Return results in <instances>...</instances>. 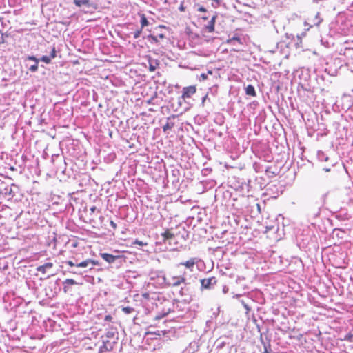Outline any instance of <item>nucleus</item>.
Wrapping results in <instances>:
<instances>
[{
  "label": "nucleus",
  "mask_w": 353,
  "mask_h": 353,
  "mask_svg": "<svg viewBox=\"0 0 353 353\" xmlns=\"http://www.w3.org/2000/svg\"><path fill=\"white\" fill-rule=\"evenodd\" d=\"M192 105V101L183 98L182 95L179 97L177 99H172L171 101V108L173 111L179 112L180 114L189 110Z\"/></svg>",
  "instance_id": "f03ea898"
},
{
  "label": "nucleus",
  "mask_w": 353,
  "mask_h": 353,
  "mask_svg": "<svg viewBox=\"0 0 353 353\" xmlns=\"http://www.w3.org/2000/svg\"><path fill=\"white\" fill-rule=\"evenodd\" d=\"M18 189L17 186L14 184H8L7 183L0 179V197L5 199L8 201L11 200Z\"/></svg>",
  "instance_id": "7ed1b4c3"
},
{
  "label": "nucleus",
  "mask_w": 353,
  "mask_h": 353,
  "mask_svg": "<svg viewBox=\"0 0 353 353\" xmlns=\"http://www.w3.org/2000/svg\"><path fill=\"white\" fill-rule=\"evenodd\" d=\"M4 42V34H2L1 38L0 39V43H3Z\"/></svg>",
  "instance_id": "4d7b16f0"
},
{
  "label": "nucleus",
  "mask_w": 353,
  "mask_h": 353,
  "mask_svg": "<svg viewBox=\"0 0 353 353\" xmlns=\"http://www.w3.org/2000/svg\"><path fill=\"white\" fill-rule=\"evenodd\" d=\"M71 272H74V273H76V272H77V271L73 270H71Z\"/></svg>",
  "instance_id": "69168bd1"
},
{
  "label": "nucleus",
  "mask_w": 353,
  "mask_h": 353,
  "mask_svg": "<svg viewBox=\"0 0 353 353\" xmlns=\"http://www.w3.org/2000/svg\"><path fill=\"white\" fill-rule=\"evenodd\" d=\"M259 183H260V184H261V185H260V187H261V189H263V188H262V183H261L260 181H259Z\"/></svg>",
  "instance_id": "0e129e2a"
},
{
  "label": "nucleus",
  "mask_w": 353,
  "mask_h": 353,
  "mask_svg": "<svg viewBox=\"0 0 353 353\" xmlns=\"http://www.w3.org/2000/svg\"><path fill=\"white\" fill-rule=\"evenodd\" d=\"M201 19L203 20H207V19H208V16L204 15V16L201 17Z\"/></svg>",
  "instance_id": "13d9d810"
},
{
  "label": "nucleus",
  "mask_w": 353,
  "mask_h": 353,
  "mask_svg": "<svg viewBox=\"0 0 353 353\" xmlns=\"http://www.w3.org/2000/svg\"><path fill=\"white\" fill-rule=\"evenodd\" d=\"M263 314H265V312L258 310L257 312L253 314V322L260 332L261 343L265 346V341L263 338L264 332H261V330H263L265 326V320L263 319Z\"/></svg>",
  "instance_id": "20e7f679"
},
{
  "label": "nucleus",
  "mask_w": 353,
  "mask_h": 353,
  "mask_svg": "<svg viewBox=\"0 0 353 353\" xmlns=\"http://www.w3.org/2000/svg\"><path fill=\"white\" fill-rule=\"evenodd\" d=\"M143 37L145 38V37ZM145 38H147V39L152 43L157 44L159 43V38L156 37V35L154 33H150V34L147 35Z\"/></svg>",
  "instance_id": "a878e982"
},
{
  "label": "nucleus",
  "mask_w": 353,
  "mask_h": 353,
  "mask_svg": "<svg viewBox=\"0 0 353 353\" xmlns=\"http://www.w3.org/2000/svg\"><path fill=\"white\" fill-rule=\"evenodd\" d=\"M197 11L201 12H207V10L205 8H204L203 6H199V5H198Z\"/></svg>",
  "instance_id": "49530a36"
},
{
  "label": "nucleus",
  "mask_w": 353,
  "mask_h": 353,
  "mask_svg": "<svg viewBox=\"0 0 353 353\" xmlns=\"http://www.w3.org/2000/svg\"><path fill=\"white\" fill-rule=\"evenodd\" d=\"M252 150H254V152H257V154L259 156L260 158L265 156L263 154L262 144H255L254 145L252 146Z\"/></svg>",
  "instance_id": "5701e85b"
},
{
  "label": "nucleus",
  "mask_w": 353,
  "mask_h": 353,
  "mask_svg": "<svg viewBox=\"0 0 353 353\" xmlns=\"http://www.w3.org/2000/svg\"><path fill=\"white\" fill-rule=\"evenodd\" d=\"M201 285L202 289H208L210 290L213 288L214 285L217 283V280L216 277L212 276L210 278H205L201 279Z\"/></svg>",
  "instance_id": "9b49d317"
},
{
  "label": "nucleus",
  "mask_w": 353,
  "mask_h": 353,
  "mask_svg": "<svg viewBox=\"0 0 353 353\" xmlns=\"http://www.w3.org/2000/svg\"><path fill=\"white\" fill-rule=\"evenodd\" d=\"M65 172H66V170H65H65H62V173H63V174H65Z\"/></svg>",
  "instance_id": "680f3d73"
},
{
  "label": "nucleus",
  "mask_w": 353,
  "mask_h": 353,
  "mask_svg": "<svg viewBox=\"0 0 353 353\" xmlns=\"http://www.w3.org/2000/svg\"><path fill=\"white\" fill-rule=\"evenodd\" d=\"M112 319V316L110 314L105 315L104 318L105 321H111Z\"/></svg>",
  "instance_id": "09e8293b"
},
{
  "label": "nucleus",
  "mask_w": 353,
  "mask_h": 353,
  "mask_svg": "<svg viewBox=\"0 0 353 353\" xmlns=\"http://www.w3.org/2000/svg\"><path fill=\"white\" fill-rule=\"evenodd\" d=\"M174 234L170 233L168 230H166L164 232L161 233V241L159 243H165L167 241L172 240V239H174Z\"/></svg>",
  "instance_id": "4be33fe9"
},
{
  "label": "nucleus",
  "mask_w": 353,
  "mask_h": 353,
  "mask_svg": "<svg viewBox=\"0 0 353 353\" xmlns=\"http://www.w3.org/2000/svg\"><path fill=\"white\" fill-rule=\"evenodd\" d=\"M197 262V258L194 257L191 258L189 260L180 263V265H184L186 268L190 269L191 271H192V268L195 265V263Z\"/></svg>",
  "instance_id": "f3484780"
},
{
  "label": "nucleus",
  "mask_w": 353,
  "mask_h": 353,
  "mask_svg": "<svg viewBox=\"0 0 353 353\" xmlns=\"http://www.w3.org/2000/svg\"><path fill=\"white\" fill-rule=\"evenodd\" d=\"M51 59L49 57V56L43 55L40 59L39 61H41L47 64H49L51 63Z\"/></svg>",
  "instance_id": "e433bc0d"
},
{
  "label": "nucleus",
  "mask_w": 353,
  "mask_h": 353,
  "mask_svg": "<svg viewBox=\"0 0 353 353\" xmlns=\"http://www.w3.org/2000/svg\"><path fill=\"white\" fill-rule=\"evenodd\" d=\"M38 64H39V62H34V63L33 65H31L28 68V70L31 72H36L38 70Z\"/></svg>",
  "instance_id": "f704fd0d"
},
{
  "label": "nucleus",
  "mask_w": 353,
  "mask_h": 353,
  "mask_svg": "<svg viewBox=\"0 0 353 353\" xmlns=\"http://www.w3.org/2000/svg\"><path fill=\"white\" fill-rule=\"evenodd\" d=\"M262 122H263V117L262 116L256 117V123H259L260 128H261V124Z\"/></svg>",
  "instance_id": "a18cd8bd"
},
{
  "label": "nucleus",
  "mask_w": 353,
  "mask_h": 353,
  "mask_svg": "<svg viewBox=\"0 0 353 353\" xmlns=\"http://www.w3.org/2000/svg\"><path fill=\"white\" fill-rule=\"evenodd\" d=\"M324 170L325 172H330V168H325Z\"/></svg>",
  "instance_id": "052dcab7"
},
{
  "label": "nucleus",
  "mask_w": 353,
  "mask_h": 353,
  "mask_svg": "<svg viewBox=\"0 0 353 353\" xmlns=\"http://www.w3.org/2000/svg\"><path fill=\"white\" fill-rule=\"evenodd\" d=\"M265 196V192L262 193L261 196Z\"/></svg>",
  "instance_id": "774afa93"
},
{
  "label": "nucleus",
  "mask_w": 353,
  "mask_h": 353,
  "mask_svg": "<svg viewBox=\"0 0 353 353\" xmlns=\"http://www.w3.org/2000/svg\"><path fill=\"white\" fill-rule=\"evenodd\" d=\"M257 207H258L259 210H261V206L259 204L257 205Z\"/></svg>",
  "instance_id": "e2e57ef3"
},
{
  "label": "nucleus",
  "mask_w": 353,
  "mask_h": 353,
  "mask_svg": "<svg viewBox=\"0 0 353 353\" xmlns=\"http://www.w3.org/2000/svg\"><path fill=\"white\" fill-rule=\"evenodd\" d=\"M353 337V334H351V333H349L347 334H346L344 337V340L345 341H352V339Z\"/></svg>",
  "instance_id": "c03bdc74"
},
{
  "label": "nucleus",
  "mask_w": 353,
  "mask_h": 353,
  "mask_svg": "<svg viewBox=\"0 0 353 353\" xmlns=\"http://www.w3.org/2000/svg\"><path fill=\"white\" fill-rule=\"evenodd\" d=\"M258 179H260V180H261V181L263 179V176H256V180H258Z\"/></svg>",
  "instance_id": "bf43d9fd"
},
{
  "label": "nucleus",
  "mask_w": 353,
  "mask_h": 353,
  "mask_svg": "<svg viewBox=\"0 0 353 353\" xmlns=\"http://www.w3.org/2000/svg\"><path fill=\"white\" fill-rule=\"evenodd\" d=\"M25 61H32L34 62H39V59L37 58L36 57L33 55H28Z\"/></svg>",
  "instance_id": "58836bf2"
},
{
  "label": "nucleus",
  "mask_w": 353,
  "mask_h": 353,
  "mask_svg": "<svg viewBox=\"0 0 353 353\" xmlns=\"http://www.w3.org/2000/svg\"><path fill=\"white\" fill-rule=\"evenodd\" d=\"M179 10L181 12H184L185 10V7L184 6V3L183 2H181V3L180 4V6L179 7Z\"/></svg>",
  "instance_id": "de8ad7c7"
},
{
  "label": "nucleus",
  "mask_w": 353,
  "mask_h": 353,
  "mask_svg": "<svg viewBox=\"0 0 353 353\" xmlns=\"http://www.w3.org/2000/svg\"><path fill=\"white\" fill-rule=\"evenodd\" d=\"M189 283L186 282V278L183 275L172 276L166 279L165 285L168 287H179L182 285H188Z\"/></svg>",
  "instance_id": "39448f33"
},
{
  "label": "nucleus",
  "mask_w": 353,
  "mask_h": 353,
  "mask_svg": "<svg viewBox=\"0 0 353 353\" xmlns=\"http://www.w3.org/2000/svg\"><path fill=\"white\" fill-rule=\"evenodd\" d=\"M176 115H172L171 117L167 118L166 123L162 127L164 132H166L167 131L170 130L174 128L175 125L174 120L176 119Z\"/></svg>",
  "instance_id": "2eb2a0df"
},
{
  "label": "nucleus",
  "mask_w": 353,
  "mask_h": 353,
  "mask_svg": "<svg viewBox=\"0 0 353 353\" xmlns=\"http://www.w3.org/2000/svg\"><path fill=\"white\" fill-rule=\"evenodd\" d=\"M279 173V168L272 162H270V165H266V175L273 176Z\"/></svg>",
  "instance_id": "dca6fc26"
},
{
  "label": "nucleus",
  "mask_w": 353,
  "mask_h": 353,
  "mask_svg": "<svg viewBox=\"0 0 353 353\" xmlns=\"http://www.w3.org/2000/svg\"><path fill=\"white\" fill-rule=\"evenodd\" d=\"M168 28H166L165 26L160 25L154 28V29L152 31V33H154L156 35V37L162 39L166 37L165 30H168Z\"/></svg>",
  "instance_id": "ddd939ff"
},
{
  "label": "nucleus",
  "mask_w": 353,
  "mask_h": 353,
  "mask_svg": "<svg viewBox=\"0 0 353 353\" xmlns=\"http://www.w3.org/2000/svg\"><path fill=\"white\" fill-rule=\"evenodd\" d=\"M111 350L109 348H105V345L103 343L99 349L98 353H110Z\"/></svg>",
  "instance_id": "72a5a7b5"
},
{
  "label": "nucleus",
  "mask_w": 353,
  "mask_h": 353,
  "mask_svg": "<svg viewBox=\"0 0 353 353\" xmlns=\"http://www.w3.org/2000/svg\"><path fill=\"white\" fill-rule=\"evenodd\" d=\"M141 28L143 29L144 27L148 26L149 25V21L145 14H141Z\"/></svg>",
  "instance_id": "cd10ccee"
},
{
  "label": "nucleus",
  "mask_w": 353,
  "mask_h": 353,
  "mask_svg": "<svg viewBox=\"0 0 353 353\" xmlns=\"http://www.w3.org/2000/svg\"><path fill=\"white\" fill-rule=\"evenodd\" d=\"M115 158L114 154H110L108 155V159L110 161H113Z\"/></svg>",
  "instance_id": "5fc2aeb1"
},
{
  "label": "nucleus",
  "mask_w": 353,
  "mask_h": 353,
  "mask_svg": "<svg viewBox=\"0 0 353 353\" xmlns=\"http://www.w3.org/2000/svg\"><path fill=\"white\" fill-rule=\"evenodd\" d=\"M100 256L109 264H121L123 261V256L122 255H113L109 253H100Z\"/></svg>",
  "instance_id": "423d86ee"
},
{
  "label": "nucleus",
  "mask_w": 353,
  "mask_h": 353,
  "mask_svg": "<svg viewBox=\"0 0 353 353\" xmlns=\"http://www.w3.org/2000/svg\"><path fill=\"white\" fill-rule=\"evenodd\" d=\"M142 30L141 28H140L139 30H137V31H135L134 33H133V37L134 39H137L140 37L141 34V32H142Z\"/></svg>",
  "instance_id": "79ce46f5"
},
{
  "label": "nucleus",
  "mask_w": 353,
  "mask_h": 353,
  "mask_svg": "<svg viewBox=\"0 0 353 353\" xmlns=\"http://www.w3.org/2000/svg\"><path fill=\"white\" fill-rule=\"evenodd\" d=\"M65 263L69 265L70 267H74L76 268H80L78 265L79 264V263L78 262V261L77 259L74 260V261H65Z\"/></svg>",
  "instance_id": "c756f323"
},
{
  "label": "nucleus",
  "mask_w": 353,
  "mask_h": 353,
  "mask_svg": "<svg viewBox=\"0 0 353 353\" xmlns=\"http://www.w3.org/2000/svg\"><path fill=\"white\" fill-rule=\"evenodd\" d=\"M117 342L118 341H117L103 339V343L105 345V348H109L111 351L113 350L114 346L117 343Z\"/></svg>",
  "instance_id": "b1692460"
},
{
  "label": "nucleus",
  "mask_w": 353,
  "mask_h": 353,
  "mask_svg": "<svg viewBox=\"0 0 353 353\" xmlns=\"http://www.w3.org/2000/svg\"><path fill=\"white\" fill-rule=\"evenodd\" d=\"M45 295L48 299H53L57 294V283L50 282L48 285L44 288Z\"/></svg>",
  "instance_id": "9d476101"
},
{
  "label": "nucleus",
  "mask_w": 353,
  "mask_h": 353,
  "mask_svg": "<svg viewBox=\"0 0 353 353\" xmlns=\"http://www.w3.org/2000/svg\"><path fill=\"white\" fill-rule=\"evenodd\" d=\"M253 168H254V169L255 170V171L256 172H260V170L261 168V165L259 163H258L256 162L254 163Z\"/></svg>",
  "instance_id": "a19ab883"
},
{
  "label": "nucleus",
  "mask_w": 353,
  "mask_h": 353,
  "mask_svg": "<svg viewBox=\"0 0 353 353\" xmlns=\"http://www.w3.org/2000/svg\"><path fill=\"white\" fill-rule=\"evenodd\" d=\"M148 68L150 71L154 72L159 65V61L157 59H152L150 57L148 59Z\"/></svg>",
  "instance_id": "a211bd4d"
},
{
  "label": "nucleus",
  "mask_w": 353,
  "mask_h": 353,
  "mask_svg": "<svg viewBox=\"0 0 353 353\" xmlns=\"http://www.w3.org/2000/svg\"><path fill=\"white\" fill-rule=\"evenodd\" d=\"M77 282L72 279H67L63 282V290L65 293L72 292V286L77 285Z\"/></svg>",
  "instance_id": "4468645a"
},
{
  "label": "nucleus",
  "mask_w": 353,
  "mask_h": 353,
  "mask_svg": "<svg viewBox=\"0 0 353 353\" xmlns=\"http://www.w3.org/2000/svg\"><path fill=\"white\" fill-rule=\"evenodd\" d=\"M54 156H52V161H54Z\"/></svg>",
  "instance_id": "338daca9"
},
{
  "label": "nucleus",
  "mask_w": 353,
  "mask_h": 353,
  "mask_svg": "<svg viewBox=\"0 0 353 353\" xmlns=\"http://www.w3.org/2000/svg\"><path fill=\"white\" fill-rule=\"evenodd\" d=\"M196 88L195 85H190L183 87L181 91L183 98L187 99L190 101H194L192 99V96L196 93Z\"/></svg>",
  "instance_id": "1a4fd4ad"
},
{
  "label": "nucleus",
  "mask_w": 353,
  "mask_h": 353,
  "mask_svg": "<svg viewBox=\"0 0 353 353\" xmlns=\"http://www.w3.org/2000/svg\"><path fill=\"white\" fill-rule=\"evenodd\" d=\"M55 157L57 158V159L59 160L60 162H62V161H64L65 164H66V162L65 161V160L63 159V157L57 154L55 156Z\"/></svg>",
  "instance_id": "3c124183"
},
{
  "label": "nucleus",
  "mask_w": 353,
  "mask_h": 353,
  "mask_svg": "<svg viewBox=\"0 0 353 353\" xmlns=\"http://www.w3.org/2000/svg\"><path fill=\"white\" fill-rule=\"evenodd\" d=\"M122 311L125 314H130L132 313L134 311V309L133 307H132L127 306V307H123Z\"/></svg>",
  "instance_id": "7c9ffc66"
},
{
  "label": "nucleus",
  "mask_w": 353,
  "mask_h": 353,
  "mask_svg": "<svg viewBox=\"0 0 353 353\" xmlns=\"http://www.w3.org/2000/svg\"><path fill=\"white\" fill-rule=\"evenodd\" d=\"M217 17L216 14L213 15L210 19V21L208 22V23L205 26V29L207 30L208 32H213L214 31V24L216 21V19Z\"/></svg>",
  "instance_id": "6ab92c4d"
},
{
  "label": "nucleus",
  "mask_w": 353,
  "mask_h": 353,
  "mask_svg": "<svg viewBox=\"0 0 353 353\" xmlns=\"http://www.w3.org/2000/svg\"><path fill=\"white\" fill-rule=\"evenodd\" d=\"M52 267V263H46L43 264V265L38 267L37 270L39 272H45L46 269L50 268Z\"/></svg>",
  "instance_id": "c85d7f7f"
},
{
  "label": "nucleus",
  "mask_w": 353,
  "mask_h": 353,
  "mask_svg": "<svg viewBox=\"0 0 353 353\" xmlns=\"http://www.w3.org/2000/svg\"><path fill=\"white\" fill-rule=\"evenodd\" d=\"M110 225L114 230L117 228V224L113 221H110Z\"/></svg>",
  "instance_id": "603ef678"
},
{
  "label": "nucleus",
  "mask_w": 353,
  "mask_h": 353,
  "mask_svg": "<svg viewBox=\"0 0 353 353\" xmlns=\"http://www.w3.org/2000/svg\"><path fill=\"white\" fill-rule=\"evenodd\" d=\"M179 170L175 169V170H172V175L173 176H176V174H179Z\"/></svg>",
  "instance_id": "6e6d98bb"
},
{
  "label": "nucleus",
  "mask_w": 353,
  "mask_h": 353,
  "mask_svg": "<svg viewBox=\"0 0 353 353\" xmlns=\"http://www.w3.org/2000/svg\"><path fill=\"white\" fill-rule=\"evenodd\" d=\"M103 339L112 340L118 341L119 339V333L116 328H110L109 329L106 333L105 336L103 337Z\"/></svg>",
  "instance_id": "f8f14e48"
},
{
  "label": "nucleus",
  "mask_w": 353,
  "mask_h": 353,
  "mask_svg": "<svg viewBox=\"0 0 353 353\" xmlns=\"http://www.w3.org/2000/svg\"><path fill=\"white\" fill-rule=\"evenodd\" d=\"M195 265H196V268L199 270H201L205 266V264L203 261L197 258V262L195 263Z\"/></svg>",
  "instance_id": "2f4dec72"
},
{
  "label": "nucleus",
  "mask_w": 353,
  "mask_h": 353,
  "mask_svg": "<svg viewBox=\"0 0 353 353\" xmlns=\"http://www.w3.org/2000/svg\"><path fill=\"white\" fill-rule=\"evenodd\" d=\"M152 300L154 303L152 305H155L156 310L153 312L152 316L154 320H159L173 312L183 313L188 310V304L190 301V298H185L182 301L177 299H174L172 301L166 299L161 294H154L152 296ZM182 314H179L178 316H182Z\"/></svg>",
  "instance_id": "f257e3e1"
},
{
  "label": "nucleus",
  "mask_w": 353,
  "mask_h": 353,
  "mask_svg": "<svg viewBox=\"0 0 353 353\" xmlns=\"http://www.w3.org/2000/svg\"><path fill=\"white\" fill-rule=\"evenodd\" d=\"M228 43H230V45L236 46L238 45H242L243 41H242V39L241 37H239V36L235 34L232 38H230L228 40Z\"/></svg>",
  "instance_id": "412c9836"
},
{
  "label": "nucleus",
  "mask_w": 353,
  "mask_h": 353,
  "mask_svg": "<svg viewBox=\"0 0 353 353\" xmlns=\"http://www.w3.org/2000/svg\"><path fill=\"white\" fill-rule=\"evenodd\" d=\"M56 56H57V50H56L55 47H53L51 50L49 57H50V59H52L55 58Z\"/></svg>",
  "instance_id": "ea45409f"
},
{
  "label": "nucleus",
  "mask_w": 353,
  "mask_h": 353,
  "mask_svg": "<svg viewBox=\"0 0 353 353\" xmlns=\"http://www.w3.org/2000/svg\"><path fill=\"white\" fill-rule=\"evenodd\" d=\"M245 93H246L247 95L255 96L256 95V92H255L254 87L253 85H248L245 88Z\"/></svg>",
  "instance_id": "bb28decb"
},
{
  "label": "nucleus",
  "mask_w": 353,
  "mask_h": 353,
  "mask_svg": "<svg viewBox=\"0 0 353 353\" xmlns=\"http://www.w3.org/2000/svg\"><path fill=\"white\" fill-rule=\"evenodd\" d=\"M78 265L80 268L84 269V272H87L88 270H91L94 266H102V263L98 260L86 259L83 261L79 262Z\"/></svg>",
  "instance_id": "0eeeda50"
},
{
  "label": "nucleus",
  "mask_w": 353,
  "mask_h": 353,
  "mask_svg": "<svg viewBox=\"0 0 353 353\" xmlns=\"http://www.w3.org/2000/svg\"><path fill=\"white\" fill-rule=\"evenodd\" d=\"M226 344V342L224 341H221V339H219L216 341V349L221 350L225 347Z\"/></svg>",
  "instance_id": "473e14b6"
},
{
  "label": "nucleus",
  "mask_w": 353,
  "mask_h": 353,
  "mask_svg": "<svg viewBox=\"0 0 353 353\" xmlns=\"http://www.w3.org/2000/svg\"><path fill=\"white\" fill-rule=\"evenodd\" d=\"M179 294L181 296H189V290L188 285H183L179 291Z\"/></svg>",
  "instance_id": "393cba45"
},
{
  "label": "nucleus",
  "mask_w": 353,
  "mask_h": 353,
  "mask_svg": "<svg viewBox=\"0 0 353 353\" xmlns=\"http://www.w3.org/2000/svg\"><path fill=\"white\" fill-rule=\"evenodd\" d=\"M149 276L151 280L157 279L159 283L161 285H164L166 282L165 274L162 270H152L149 272Z\"/></svg>",
  "instance_id": "6e6552de"
},
{
  "label": "nucleus",
  "mask_w": 353,
  "mask_h": 353,
  "mask_svg": "<svg viewBox=\"0 0 353 353\" xmlns=\"http://www.w3.org/2000/svg\"><path fill=\"white\" fill-rule=\"evenodd\" d=\"M221 0H211V6L214 8H217L221 6Z\"/></svg>",
  "instance_id": "c9c22d12"
},
{
  "label": "nucleus",
  "mask_w": 353,
  "mask_h": 353,
  "mask_svg": "<svg viewBox=\"0 0 353 353\" xmlns=\"http://www.w3.org/2000/svg\"><path fill=\"white\" fill-rule=\"evenodd\" d=\"M73 3L77 7L89 8L92 6V0H73Z\"/></svg>",
  "instance_id": "aec40b11"
},
{
  "label": "nucleus",
  "mask_w": 353,
  "mask_h": 353,
  "mask_svg": "<svg viewBox=\"0 0 353 353\" xmlns=\"http://www.w3.org/2000/svg\"><path fill=\"white\" fill-rule=\"evenodd\" d=\"M96 210H97V207H95V206H92V207L90 208V214H92V213H94Z\"/></svg>",
  "instance_id": "864d4df0"
},
{
  "label": "nucleus",
  "mask_w": 353,
  "mask_h": 353,
  "mask_svg": "<svg viewBox=\"0 0 353 353\" xmlns=\"http://www.w3.org/2000/svg\"><path fill=\"white\" fill-rule=\"evenodd\" d=\"M134 244H138L139 245H147V243H144L143 242L141 241H139L137 239L135 240V241L134 242Z\"/></svg>",
  "instance_id": "8fccbe9b"
},
{
  "label": "nucleus",
  "mask_w": 353,
  "mask_h": 353,
  "mask_svg": "<svg viewBox=\"0 0 353 353\" xmlns=\"http://www.w3.org/2000/svg\"><path fill=\"white\" fill-rule=\"evenodd\" d=\"M207 78H208V74L202 73L200 74L199 79V81H204V80L207 79Z\"/></svg>",
  "instance_id": "37998d69"
},
{
  "label": "nucleus",
  "mask_w": 353,
  "mask_h": 353,
  "mask_svg": "<svg viewBox=\"0 0 353 353\" xmlns=\"http://www.w3.org/2000/svg\"><path fill=\"white\" fill-rule=\"evenodd\" d=\"M208 101L210 102V99L208 97V94H205L203 97L201 98V105L202 106H205V103Z\"/></svg>",
  "instance_id": "4c0bfd02"
}]
</instances>
